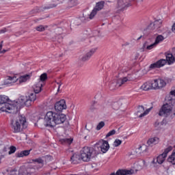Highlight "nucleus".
<instances>
[{
  "label": "nucleus",
  "instance_id": "1",
  "mask_svg": "<svg viewBox=\"0 0 175 175\" xmlns=\"http://www.w3.org/2000/svg\"><path fill=\"white\" fill-rule=\"evenodd\" d=\"M64 121H66V116L65 114L50 111L46 113L44 117V126L54 128L55 125L64 124Z\"/></svg>",
  "mask_w": 175,
  "mask_h": 175
},
{
  "label": "nucleus",
  "instance_id": "33",
  "mask_svg": "<svg viewBox=\"0 0 175 175\" xmlns=\"http://www.w3.org/2000/svg\"><path fill=\"white\" fill-rule=\"evenodd\" d=\"M143 113H144V107L143 105L139 106L137 115L139 117L140 114H143Z\"/></svg>",
  "mask_w": 175,
  "mask_h": 175
},
{
  "label": "nucleus",
  "instance_id": "32",
  "mask_svg": "<svg viewBox=\"0 0 175 175\" xmlns=\"http://www.w3.org/2000/svg\"><path fill=\"white\" fill-rule=\"evenodd\" d=\"M165 38L162 36V35H159L156 38L155 40V44H158L159 43H161V42H162L163 40H164Z\"/></svg>",
  "mask_w": 175,
  "mask_h": 175
},
{
  "label": "nucleus",
  "instance_id": "13",
  "mask_svg": "<svg viewBox=\"0 0 175 175\" xmlns=\"http://www.w3.org/2000/svg\"><path fill=\"white\" fill-rule=\"evenodd\" d=\"M66 109V103L65 100H60L55 104V111H62V110Z\"/></svg>",
  "mask_w": 175,
  "mask_h": 175
},
{
  "label": "nucleus",
  "instance_id": "50",
  "mask_svg": "<svg viewBox=\"0 0 175 175\" xmlns=\"http://www.w3.org/2000/svg\"><path fill=\"white\" fill-rule=\"evenodd\" d=\"M143 163H144V165H145V166H147V165H146V161H143Z\"/></svg>",
  "mask_w": 175,
  "mask_h": 175
},
{
  "label": "nucleus",
  "instance_id": "18",
  "mask_svg": "<svg viewBox=\"0 0 175 175\" xmlns=\"http://www.w3.org/2000/svg\"><path fill=\"white\" fill-rule=\"evenodd\" d=\"M166 62H167L166 59H161L157 62L150 64V69H157V68H161V66H164V65H166Z\"/></svg>",
  "mask_w": 175,
  "mask_h": 175
},
{
  "label": "nucleus",
  "instance_id": "11",
  "mask_svg": "<svg viewBox=\"0 0 175 175\" xmlns=\"http://www.w3.org/2000/svg\"><path fill=\"white\" fill-rule=\"evenodd\" d=\"M96 146H100V150L103 154L109 151V148H110V145H109V142L106 140L101 139L96 144Z\"/></svg>",
  "mask_w": 175,
  "mask_h": 175
},
{
  "label": "nucleus",
  "instance_id": "39",
  "mask_svg": "<svg viewBox=\"0 0 175 175\" xmlns=\"http://www.w3.org/2000/svg\"><path fill=\"white\" fill-rule=\"evenodd\" d=\"M121 143H122V141L116 139L115 142H113L114 147H118V146H121Z\"/></svg>",
  "mask_w": 175,
  "mask_h": 175
},
{
  "label": "nucleus",
  "instance_id": "21",
  "mask_svg": "<svg viewBox=\"0 0 175 175\" xmlns=\"http://www.w3.org/2000/svg\"><path fill=\"white\" fill-rule=\"evenodd\" d=\"M147 151V146L146 145H139L135 150V152L137 157L142 154V152H146Z\"/></svg>",
  "mask_w": 175,
  "mask_h": 175
},
{
  "label": "nucleus",
  "instance_id": "19",
  "mask_svg": "<svg viewBox=\"0 0 175 175\" xmlns=\"http://www.w3.org/2000/svg\"><path fill=\"white\" fill-rule=\"evenodd\" d=\"M141 89L144 90V91H148V90H155V88H154V81L146 82L142 85Z\"/></svg>",
  "mask_w": 175,
  "mask_h": 175
},
{
  "label": "nucleus",
  "instance_id": "17",
  "mask_svg": "<svg viewBox=\"0 0 175 175\" xmlns=\"http://www.w3.org/2000/svg\"><path fill=\"white\" fill-rule=\"evenodd\" d=\"M154 83V88L155 90H158V88H163V87H165L166 82L165 80L159 79H154L153 80Z\"/></svg>",
  "mask_w": 175,
  "mask_h": 175
},
{
  "label": "nucleus",
  "instance_id": "5",
  "mask_svg": "<svg viewBox=\"0 0 175 175\" xmlns=\"http://www.w3.org/2000/svg\"><path fill=\"white\" fill-rule=\"evenodd\" d=\"M36 100V93H31L29 96H21L18 100V111H20V109L23 107V106H27V107L31 106L32 105V102H35Z\"/></svg>",
  "mask_w": 175,
  "mask_h": 175
},
{
  "label": "nucleus",
  "instance_id": "2",
  "mask_svg": "<svg viewBox=\"0 0 175 175\" xmlns=\"http://www.w3.org/2000/svg\"><path fill=\"white\" fill-rule=\"evenodd\" d=\"M9 97L5 95H0V111H5L11 114H17L18 113V103L14 101L9 103Z\"/></svg>",
  "mask_w": 175,
  "mask_h": 175
},
{
  "label": "nucleus",
  "instance_id": "10",
  "mask_svg": "<svg viewBox=\"0 0 175 175\" xmlns=\"http://www.w3.org/2000/svg\"><path fill=\"white\" fill-rule=\"evenodd\" d=\"M103 6H105V1H100L98 2L96 4L95 8L93 9L90 14L89 15V18L90 20H92L94 17H95L96 13L99 12L100 10H102L103 9Z\"/></svg>",
  "mask_w": 175,
  "mask_h": 175
},
{
  "label": "nucleus",
  "instance_id": "22",
  "mask_svg": "<svg viewBox=\"0 0 175 175\" xmlns=\"http://www.w3.org/2000/svg\"><path fill=\"white\" fill-rule=\"evenodd\" d=\"M158 143H159V138L157 137L150 138L147 142V144L150 147H153V146L158 144Z\"/></svg>",
  "mask_w": 175,
  "mask_h": 175
},
{
  "label": "nucleus",
  "instance_id": "20",
  "mask_svg": "<svg viewBox=\"0 0 175 175\" xmlns=\"http://www.w3.org/2000/svg\"><path fill=\"white\" fill-rule=\"evenodd\" d=\"M96 52V48L92 49L88 53H86L85 56L82 57V61H83L84 62H85V61H88V59H90V58H91V57H92V55H94Z\"/></svg>",
  "mask_w": 175,
  "mask_h": 175
},
{
  "label": "nucleus",
  "instance_id": "41",
  "mask_svg": "<svg viewBox=\"0 0 175 175\" xmlns=\"http://www.w3.org/2000/svg\"><path fill=\"white\" fill-rule=\"evenodd\" d=\"M113 135H116V130H112L109 131L106 137H110V136H113Z\"/></svg>",
  "mask_w": 175,
  "mask_h": 175
},
{
  "label": "nucleus",
  "instance_id": "28",
  "mask_svg": "<svg viewBox=\"0 0 175 175\" xmlns=\"http://www.w3.org/2000/svg\"><path fill=\"white\" fill-rule=\"evenodd\" d=\"M122 105V103L121 101H117L113 102L111 103V107L113 110H118L120 107H121V105Z\"/></svg>",
  "mask_w": 175,
  "mask_h": 175
},
{
  "label": "nucleus",
  "instance_id": "45",
  "mask_svg": "<svg viewBox=\"0 0 175 175\" xmlns=\"http://www.w3.org/2000/svg\"><path fill=\"white\" fill-rule=\"evenodd\" d=\"M57 41L59 43H61V42H62V36H59Z\"/></svg>",
  "mask_w": 175,
  "mask_h": 175
},
{
  "label": "nucleus",
  "instance_id": "49",
  "mask_svg": "<svg viewBox=\"0 0 175 175\" xmlns=\"http://www.w3.org/2000/svg\"><path fill=\"white\" fill-rule=\"evenodd\" d=\"M160 124H161V123H159L158 122H156L155 124H154L155 126H158Z\"/></svg>",
  "mask_w": 175,
  "mask_h": 175
},
{
  "label": "nucleus",
  "instance_id": "31",
  "mask_svg": "<svg viewBox=\"0 0 175 175\" xmlns=\"http://www.w3.org/2000/svg\"><path fill=\"white\" fill-rule=\"evenodd\" d=\"M172 150H173V147L172 146H168L167 148H166L164 150V152L162 153L165 157H167V154H169V152H170V151H172Z\"/></svg>",
  "mask_w": 175,
  "mask_h": 175
},
{
  "label": "nucleus",
  "instance_id": "40",
  "mask_svg": "<svg viewBox=\"0 0 175 175\" xmlns=\"http://www.w3.org/2000/svg\"><path fill=\"white\" fill-rule=\"evenodd\" d=\"M105 126V122H100L96 126L97 131H100V129Z\"/></svg>",
  "mask_w": 175,
  "mask_h": 175
},
{
  "label": "nucleus",
  "instance_id": "36",
  "mask_svg": "<svg viewBox=\"0 0 175 175\" xmlns=\"http://www.w3.org/2000/svg\"><path fill=\"white\" fill-rule=\"evenodd\" d=\"M151 109H152V107L146 109V111H144V113L139 114V118L144 117V116H147V114L150 113V111H151Z\"/></svg>",
  "mask_w": 175,
  "mask_h": 175
},
{
  "label": "nucleus",
  "instance_id": "42",
  "mask_svg": "<svg viewBox=\"0 0 175 175\" xmlns=\"http://www.w3.org/2000/svg\"><path fill=\"white\" fill-rule=\"evenodd\" d=\"M15 157H16V158H23V157H24V154H23V151L19 152H16V153L15 154Z\"/></svg>",
  "mask_w": 175,
  "mask_h": 175
},
{
  "label": "nucleus",
  "instance_id": "35",
  "mask_svg": "<svg viewBox=\"0 0 175 175\" xmlns=\"http://www.w3.org/2000/svg\"><path fill=\"white\" fill-rule=\"evenodd\" d=\"M47 28V26H43L42 25L38 26L36 27V31H38L39 32H43Z\"/></svg>",
  "mask_w": 175,
  "mask_h": 175
},
{
  "label": "nucleus",
  "instance_id": "3",
  "mask_svg": "<svg viewBox=\"0 0 175 175\" xmlns=\"http://www.w3.org/2000/svg\"><path fill=\"white\" fill-rule=\"evenodd\" d=\"M27 119L23 116L15 115L11 120V128L14 133H20L24 129H27Z\"/></svg>",
  "mask_w": 175,
  "mask_h": 175
},
{
  "label": "nucleus",
  "instance_id": "4",
  "mask_svg": "<svg viewBox=\"0 0 175 175\" xmlns=\"http://www.w3.org/2000/svg\"><path fill=\"white\" fill-rule=\"evenodd\" d=\"M173 96H175V90L170 92V96L166 98L167 103L162 106L159 112V116L163 117H167V116H170L172 110H173V105L175 104V99L173 98Z\"/></svg>",
  "mask_w": 175,
  "mask_h": 175
},
{
  "label": "nucleus",
  "instance_id": "27",
  "mask_svg": "<svg viewBox=\"0 0 175 175\" xmlns=\"http://www.w3.org/2000/svg\"><path fill=\"white\" fill-rule=\"evenodd\" d=\"M53 8H57V4L55 3H52L49 4V5L44 6V7H40L38 10L40 12H44L46 9H53Z\"/></svg>",
  "mask_w": 175,
  "mask_h": 175
},
{
  "label": "nucleus",
  "instance_id": "14",
  "mask_svg": "<svg viewBox=\"0 0 175 175\" xmlns=\"http://www.w3.org/2000/svg\"><path fill=\"white\" fill-rule=\"evenodd\" d=\"M161 27H162V20L159 19L150 23L148 26V29H149V31H154V29H158V28H161Z\"/></svg>",
  "mask_w": 175,
  "mask_h": 175
},
{
  "label": "nucleus",
  "instance_id": "12",
  "mask_svg": "<svg viewBox=\"0 0 175 175\" xmlns=\"http://www.w3.org/2000/svg\"><path fill=\"white\" fill-rule=\"evenodd\" d=\"M135 0H118V6L119 9H126L129 6H132V3Z\"/></svg>",
  "mask_w": 175,
  "mask_h": 175
},
{
  "label": "nucleus",
  "instance_id": "24",
  "mask_svg": "<svg viewBox=\"0 0 175 175\" xmlns=\"http://www.w3.org/2000/svg\"><path fill=\"white\" fill-rule=\"evenodd\" d=\"M43 87V83L42 82H39L33 86V91L35 94H39L41 92L42 88Z\"/></svg>",
  "mask_w": 175,
  "mask_h": 175
},
{
  "label": "nucleus",
  "instance_id": "15",
  "mask_svg": "<svg viewBox=\"0 0 175 175\" xmlns=\"http://www.w3.org/2000/svg\"><path fill=\"white\" fill-rule=\"evenodd\" d=\"M135 174L134 170H118L116 173L112 172L109 175H131Z\"/></svg>",
  "mask_w": 175,
  "mask_h": 175
},
{
  "label": "nucleus",
  "instance_id": "29",
  "mask_svg": "<svg viewBox=\"0 0 175 175\" xmlns=\"http://www.w3.org/2000/svg\"><path fill=\"white\" fill-rule=\"evenodd\" d=\"M157 47V44H155V42H154L153 44L148 45V42H145L143 45V49H146L147 50H152V49Z\"/></svg>",
  "mask_w": 175,
  "mask_h": 175
},
{
  "label": "nucleus",
  "instance_id": "48",
  "mask_svg": "<svg viewBox=\"0 0 175 175\" xmlns=\"http://www.w3.org/2000/svg\"><path fill=\"white\" fill-rule=\"evenodd\" d=\"M173 32H175V23L172 25V28Z\"/></svg>",
  "mask_w": 175,
  "mask_h": 175
},
{
  "label": "nucleus",
  "instance_id": "46",
  "mask_svg": "<svg viewBox=\"0 0 175 175\" xmlns=\"http://www.w3.org/2000/svg\"><path fill=\"white\" fill-rule=\"evenodd\" d=\"M6 51H8V50H5V49H4V50H3V51H1V50H0V53H1V54H5V53H6Z\"/></svg>",
  "mask_w": 175,
  "mask_h": 175
},
{
  "label": "nucleus",
  "instance_id": "7",
  "mask_svg": "<svg viewBox=\"0 0 175 175\" xmlns=\"http://www.w3.org/2000/svg\"><path fill=\"white\" fill-rule=\"evenodd\" d=\"M92 155V148L88 147H84L81 150V159L83 161V162H89L90 159H91V157Z\"/></svg>",
  "mask_w": 175,
  "mask_h": 175
},
{
  "label": "nucleus",
  "instance_id": "44",
  "mask_svg": "<svg viewBox=\"0 0 175 175\" xmlns=\"http://www.w3.org/2000/svg\"><path fill=\"white\" fill-rule=\"evenodd\" d=\"M8 31V29H6V28H3V29L0 30V33H5V32H6Z\"/></svg>",
  "mask_w": 175,
  "mask_h": 175
},
{
  "label": "nucleus",
  "instance_id": "16",
  "mask_svg": "<svg viewBox=\"0 0 175 175\" xmlns=\"http://www.w3.org/2000/svg\"><path fill=\"white\" fill-rule=\"evenodd\" d=\"M166 61L169 65H172L175 62V48L172 49V53H166Z\"/></svg>",
  "mask_w": 175,
  "mask_h": 175
},
{
  "label": "nucleus",
  "instance_id": "43",
  "mask_svg": "<svg viewBox=\"0 0 175 175\" xmlns=\"http://www.w3.org/2000/svg\"><path fill=\"white\" fill-rule=\"evenodd\" d=\"M23 157H27L31 152V150L22 151Z\"/></svg>",
  "mask_w": 175,
  "mask_h": 175
},
{
  "label": "nucleus",
  "instance_id": "52",
  "mask_svg": "<svg viewBox=\"0 0 175 175\" xmlns=\"http://www.w3.org/2000/svg\"><path fill=\"white\" fill-rule=\"evenodd\" d=\"M1 159L0 158V163H1Z\"/></svg>",
  "mask_w": 175,
  "mask_h": 175
},
{
  "label": "nucleus",
  "instance_id": "34",
  "mask_svg": "<svg viewBox=\"0 0 175 175\" xmlns=\"http://www.w3.org/2000/svg\"><path fill=\"white\" fill-rule=\"evenodd\" d=\"M47 80V73H43L40 77V82L43 83V81H46Z\"/></svg>",
  "mask_w": 175,
  "mask_h": 175
},
{
  "label": "nucleus",
  "instance_id": "23",
  "mask_svg": "<svg viewBox=\"0 0 175 175\" xmlns=\"http://www.w3.org/2000/svg\"><path fill=\"white\" fill-rule=\"evenodd\" d=\"M80 161H81V157L80 154H74L70 157V161L72 162V163H74V165L80 163Z\"/></svg>",
  "mask_w": 175,
  "mask_h": 175
},
{
  "label": "nucleus",
  "instance_id": "9",
  "mask_svg": "<svg viewBox=\"0 0 175 175\" xmlns=\"http://www.w3.org/2000/svg\"><path fill=\"white\" fill-rule=\"evenodd\" d=\"M126 81H129L127 77L115 80L110 84V88L111 90H116V88L121 87L122 84H125Z\"/></svg>",
  "mask_w": 175,
  "mask_h": 175
},
{
  "label": "nucleus",
  "instance_id": "25",
  "mask_svg": "<svg viewBox=\"0 0 175 175\" xmlns=\"http://www.w3.org/2000/svg\"><path fill=\"white\" fill-rule=\"evenodd\" d=\"M32 162H35L36 163L38 164V167H37V169H41V167H43L44 165V161L42 159V158L33 159Z\"/></svg>",
  "mask_w": 175,
  "mask_h": 175
},
{
  "label": "nucleus",
  "instance_id": "47",
  "mask_svg": "<svg viewBox=\"0 0 175 175\" xmlns=\"http://www.w3.org/2000/svg\"><path fill=\"white\" fill-rule=\"evenodd\" d=\"M57 84H59V87H58V90L57 91H59V88H61V85H62V83H57Z\"/></svg>",
  "mask_w": 175,
  "mask_h": 175
},
{
  "label": "nucleus",
  "instance_id": "6",
  "mask_svg": "<svg viewBox=\"0 0 175 175\" xmlns=\"http://www.w3.org/2000/svg\"><path fill=\"white\" fill-rule=\"evenodd\" d=\"M28 79H29V75H23L19 77V79L16 76L8 77L5 81L4 84H13V83H16V81H18L19 83H25Z\"/></svg>",
  "mask_w": 175,
  "mask_h": 175
},
{
  "label": "nucleus",
  "instance_id": "51",
  "mask_svg": "<svg viewBox=\"0 0 175 175\" xmlns=\"http://www.w3.org/2000/svg\"><path fill=\"white\" fill-rule=\"evenodd\" d=\"M142 39V36L137 38V40H140Z\"/></svg>",
  "mask_w": 175,
  "mask_h": 175
},
{
  "label": "nucleus",
  "instance_id": "26",
  "mask_svg": "<svg viewBox=\"0 0 175 175\" xmlns=\"http://www.w3.org/2000/svg\"><path fill=\"white\" fill-rule=\"evenodd\" d=\"M167 162L172 163V165H175V150H174L167 158Z\"/></svg>",
  "mask_w": 175,
  "mask_h": 175
},
{
  "label": "nucleus",
  "instance_id": "8",
  "mask_svg": "<svg viewBox=\"0 0 175 175\" xmlns=\"http://www.w3.org/2000/svg\"><path fill=\"white\" fill-rule=\"evenodd\" d=\"M166 157L163 155V154H161L156 159H153V160L150 163V166L152 167H155L158 169L159 165H162L165 162Z\"/></svg>",
  "mask_w": 175,
  "mask_h": 175
},
{
  "label": "nucleus",
  "instance_id": "30",
  "mask_svg": "<svg viewBox=\"0 0 175 175\" xmlns=\"http://www.w3.org/2000/svg\"><path fill=\"white\" fill-rule=\"evenodd\" d=\"M59 142L62 144H72L73 139L69 138L60 139Z\"/></svg>",
  "mask_w": 175,
  "mask_h": 175
},
{
  "label": "nucleus",
  "instance_id": "38",
  "mask_svg": "<svg viewBox=\"0 0 175 175\" xmlns=\"http://www.w3.org/2000/svg\"><path fill=\"white\" fill-rule=\"evenodd\" d=\"M16 146H10V151L8 152L9 155H12V154H14L16 152Z\"/></svg>",
  "mask_w": 175,
  "mask_h": 175
},
{
  "label": "nucleus",
  "instance_id": "37",
  "mask_svg": "<svg viewBox=\"0 0 175 175\" xmlns=\"http://www.w3.org/2000/svg\"><path fill=\"white\" fill-rule=\"evenodd\" d=\"M95 105H96V102L93 101L90 107V111H94L95 110H96V107L95 106Z\"/></svg>",
  "mask_w": 175,
  "mask_h": 175
}]
</instances>
